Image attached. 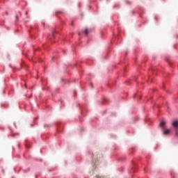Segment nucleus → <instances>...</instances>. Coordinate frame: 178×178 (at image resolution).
Here are the masks:
<instances>
[{"label": "nucleus", "mask_w": 178, "mask_h": 178, "mask_svg": "<svg viewBox=\"0 0 178 178\" xmlns=\"http://www.w3.org/2000/svg\"><path fill=\"white\" fill-rule=\"evenodd\" d=\"M165 124H166V122L163 120L161 121L160 123V126L163 130H165V129H166V127H165Z\"/></svg>", "instance_id": "obj_1"}, {"label": "nucleus", "mask_w": 178, "mask_h": 178, "mask_svg": "<svg viewBox=\"0 0 178 178\" xmlns=\"http://www.w3.org/2000/svg\"><path fill=\"white\" fill-rule=\"evenodd\" d=\"M170 131H171V130L170 129H166L165 131H163V135L164 136H168V134H170Z\"/></svg>", "instance_id": "obj_2"}, {"label": "nucleus", "mask_w": 178, "mask_h": 178, "mask_svg": "<svg viewBox=\"0 0 178 178\" xmlns=\"http://www.w3.org/2000/svg\"><path fill=\"white\" fill-rule=\"evenodd\" d=\"M172 126H173V127H175V128L178 127V121L177 120L173 121Z\"/></svg>", "instance_id": "obj_3"}, {"label": "nucleus", "mask_w": 178, "mask_h": 178, "mask_svg": "<svg viewBox=\"0 0 178 178\" xmlns=\"http://www.w3.org/2000/svg\"><path fill=\"white\" fill-rule=\"evenodd\" d=\"M88 33H89L88 29H86V30H85L86 35H87L88 34Z\"/></svg>", "instance_id": "obj_4"}, {"label": "nucleus", "mask_w": 178, "mask_h": 178, "mask_svg": "<svg viewBox=\"0 0 178 178\" xmlns=\"http://www.w3.org/2000/svg\"><path fill=\"white\" fill-rule=\"evenodd\" d=\"M97 178H104V177H100L99 175L96 176Z\"/></svg>", "instance_id": "obj_5"}, {"label": "nucleus", "mask_w": 178, "mask_h": 178, "mask_svg": "<svg viewBox=\"0 0 178 178\" xmlns=\"http://www.w3.org/2000/svg\"><path fill=\"white\" fill-rule=\"evenodd\" d=\"M127 3H128L129 5H131V2L130 1H127Z\"/></svg>", "instance_id": "obj_6"}, {"label": "nucleus", "mask_w": 178, "mask_h": 178, "mask_svg": "<svg viewBox=\"0 0 178 178\" xmlns=\"http://www.w3.org/2000/svg\"><path fill=\"white\" fill-rule=\"evenodd\" d=\"M53 37H55V33H53Z\"/></svg>", "instance_id": "obj_7"}, {"label": "nucleus", "mask_w": 178, "mask_h": 178, "mask_svg": "<svg viewBox=\"0 0 178 178\" xmlns=\"http://www.w3.org/2000/svg\"><path fill=\"white\" fill-rule=\"evenodd\" d=\"M176 134H178L177 131L176 132Z\"/></svg>", "instance_id": "obj_8"}]
</instances>
